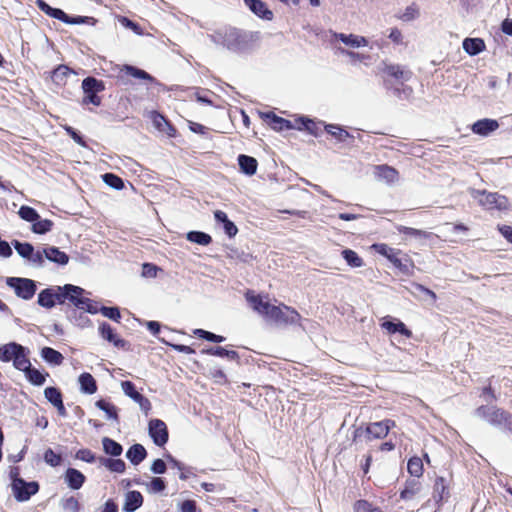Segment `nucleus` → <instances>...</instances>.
Wrapping results in <instances>:
<instances>
[{
    "label": "nucleus",
    "mask_w": 512,
    "mask_h": 512,
    "mask_svg": "<svg viewBox=\"0 0 512 512\" xmlns=\"http://www.w3.org/2000/svg\"><path fill=\"white\" fill-rule=\"evenodd\" d=\"M246 299L255 311L277 323L296 324L301 319L300 314L288 306L271 305L269 302H264L260 296L252 295L249 292L246 294Z\"/></svg>",
    "instance_id": "f257e3e1"
},
{
    "label": "nucleus",
    "mask_w": 512,
    "mask_h": 512,
    "mask_svg": "<svg viewBox=\"0 0 512 512\" xmlns=\"http://www.w3.org/2000/svg\"><path fill=\"white\" fill-rule=\"evenodd\" d=\"M475 416L491 425L512 431V415L502 409L482 405L475 410Z\"/></svg>",
    "instance_id": "f03ea898"
},
{
    "label": "nucleus",
    "mask_w": 512,
    "mask_h": 512,
    "mask_svg": "<svg viewBox=\"0 0 512 512\" xmlns=\"http://www.w3.org/2000/svg\"><path fill=\"white\" fill-rule=\"evenodd\" d=\"M395 422L389 419L373 422L367 425L366 428L358 427L353 433V441L364 438L366 441L373 439H382L386 437Z\"/></svg>",
    "instance_id": "7ed1b4c3"
},
{
    "label": "nucleus",
    "mask_w": 512,
    "mask_h": 512,
    "mask_svg": "<svg viewBox=\"0 0 512 512\" xmlns=\"http://www.w3.org/2000/svg\"><path fill=\"white\" fill-rule=\"evenodd\" d=\"M208 38L217 46H222L231 51H237L241 48V34L236 28L224 27L208 34Z\"/></svg>",
    "instance_id": "20e7f679"
},
{
    "label": "nucleus",
    "mask_w": 512,
    "mask_h": 512,
    "mask_svg": "<svg viewBox=\"0 0 512 512\" xmlns=\"http://www.w3.org/2000/svg\"><path fill=\"white\" fill-rule=\"evenodd\" d=\"M471 195L479 204L486 209L505 210L508 208V199L496 192H486L485 190H472Z\"/></svg>",
    "instance_id": "39448f33"
},
{
    "label": "nucleus",
    "mask_w": 512,
    "mask_h": 512,
    "mask_svg": "<svg viewBox=\"0 0 512 512\" xmlns=\"http://www.w3.org/2000/svg\"><path fill=\"white\" fill-rule=\"evenodd\" d=\"M82 89L85 93L83 104H93L94 106L101 105V98L97 95L99 92L104 91L105 84L102 80L94 77H86L82 81Z\"/></svg>",
    "instance_id": "423d86ee"
},
{
    "label": "nucleus",
    "mask_w": 512,
    "mask_h": 512,
    "mask_svg": "<svg viewBox=\"0 0 512 512\" xmlns=\"http://www.w3.org/2000/svg\"><path fill=\"white\" fill-rule=\"evenodd\" d=\"M63 289H66L71 293L70 302H72L77 308L82 309L90 314H97L100 312V308L90 299L82 297L85 290L79 286H75L72 284H66L63 286Z\"/></svg>",
    "instance_id": "0eeeda50"
},
{
    "label": "nucleus",
    "mask_w": 512,
    "mask_h": 512,
    "mask_svg": "<svg viewBox=\"0 0 512 512\" xmlns=\"http://www.w3.org/2000/svg\"><path fill=\"white\" fill-rule=\"evenodd\" d=\"M72 292H68L63 287L58 286L56 290L51 288H46L42 290L38 295V304L45 308L54 307L56 301L59 303H63L65 299L70 301Z\"/></svg>",
    "instance_id": "6e6552de"
},
{
    "label": "nucleus",
    "mask_w": 512,
    "mask_h": 512,
    "mask_svg": "<svg viewBox=\"0 0 512 512\" xmlns=\"http://www.w3.org/2000/svg\"><path fill=\"white\" fill-rule=\"evenodd\" d=\"M6 284L14 289L18 297L24 300H30L36 292L35 281L28 278L9 277Z\"/></svg>",
    "instance_id": "1a4fd4ad"
},
{
    "label": "nucleus",
    "mask_w": 512,
    "mask_h": 512,
    "mask_svg": "<svg viewBox=\"0 0 512 512\" xmlns=\"http://www.w3.org/2000/svg\"><path fill=\"white\" fill-rule=\"evenodd\" d=\"M375 251L380 255L385 256L396 268L401 272L408 274L410 267L412 266L408 259L403 260L399 257L401 254L400 250L389 247L387 244H374Z\"/></svg>",
    "instance_id": "9d476101"
},
{
    "label": "nucleus",
    "mask_w": 512,
    "mask_h": 512,
    "mask_svg": "<svg viewBox=\"0 0 512 512\" xmlns=\"http://www.w3.org/2000/svg\"><path fill=\"white\" fill-rule=\"evenodd\" d=\"M12 489L16 500L23 502L29 500L32 495L38 492L39 485L35 481L26 482L22 478H15L12 482Z\"/></svg>",
    "instance_id": "9b49d317"
},
{
    "label": "nucleus",
    "mask_w": 512,
    "mask_h": 512,
    "mask_svg": "<svg viewBox=\"0 0 512 512\" xmlns=\"http://www.w3.org/2000/svg\"><path fill=\"white\" fill-rule=\"evenodd\" d=\"M148 432L155 445L162 447L168 442L169 434L164 421L151 419L148 424Z\"/></svg>",
    "instance_id": "f8f14e48"
},
{
    "label": "nucleus",
    "mask_w": 512,
    "mask_h": 512,
    "mask_svg": "<svg viewBox=\"0 0 512 512\" xmlns=\"http://www.w3.org/2000/svg\"><path fill=\"white\" fill-rule=\"evenodd\" d=\"M325 131L335 138L338 142L347 143L353 145L355 137L346 131L342 126L336 124L324 125Z\"/></svg>",
    "instance_id": "ddd939ff"
},
{
    "label": "nucleus",
    "mask_w": 512,
    "mask_h": 512,
    "mask_svg": "<svg viewBox=\"0 0 512 512\" xmlns=\"http://www.w3.org/2000/svg\"><path fill=\"white\" fill-rule=\"evenodd\" d=\"M260 115L276 131L289 130L294 127L289 120L279 117L273 112H264Z\"/></svg>",
    "instance_id": "4468645a"
},
{
    "label": "nucleus",
    "mask_w": 512,
    "mask_h": 512,
    "mask_svg": "<svg viewBox=\"0 0 512 512\" xmlns=\"http://www.w3.org/2000/svg\"><path fill=\"white\" fill-rule=\"evenodd\" d=\"M374 174L377 180L383 181L387 184H394L398 181V172L391 166L378 165L374 169Z\"/></svg>",
    "instance_id": "2eb2a0df"
},
{
    "label": "nucleus",
    "mask_w": 512,
    "mask_h": 512,
    "mask_svg": "<svg viewBox=\"0 0 512 512\" xmlns=\"http://www.w3.org/2000/svg\"><path fill=\"white\" fill-rule=\"evenodd\" d=\"M499 127V124L494 119H481L476 121L472 125V131L475 134L481 135V136H488L490 133L495 131Z\"/></svg>",
    "instance_id": "dca6fc26"
},
{
    "label": "nucleus",
    "mask_w": 512,
    "mask_h": 512,
    "mask_svg": "<svg viewBox=\"0 0 512 512\" xmlns=\"http://www.w3.org/2000/svg\"><path fill=\"white\" fill-rule=\"evenodd\" d=\"M85 479L84 474L75 468H68L64 475L65 483L73 490L80 489Z\"/></svg>",
    "instance_id": "f3484780"
},
{
    "label": "nucleus",
    "mask_w": 512,
    "mask_h": 512,
    "mask_svg": "<svg viewBox=\"0 0 512 512\" xmlns=\"http://www.w3.org/2000/svg\"><path fill=\"white\" fill-rule=\"evenodd\" d=\"M334 38L341 41L346 46L359 48L368 45V40L363 36L354 34L334 33Z\"/></svg>",
    "instance_id": "a211bd4d"
},
{
    "label": "nucleus",
    "mask_w": 512,
    "mask_h": 512,
    "mask_svg": "<svg viewBox=\"0 0 512 512\" xmlns=\"http://www.w3.org/2000/svg\"><path fill=\"white\" fill-rule=\"evenodd\" d=\"M43 253L47 260L58 265L64 266L69 262V256L65 252L60 251L57 247H45L43 248Z\"/></svg>",
    "instance_id": "6ab92c4d"
},
{
    "label": "nucleus",
    "mask_w": 512,
    "mask_h": 512,
    "mask_svg": "<svg viewBox=\"0 0 512 512\" xmlns=\"http://www.w3.org/2000/svg\"><path fill=\"white\" fill-rule=\"evenodd\" d=\"M99 332L102 338L113 343L114 346L118 348H123L126 345V341L119 338L115 333L113 328L106 322L102 323L99 327Z\"/></svg>",
    "instance_id": "aec40b11"
},
{
    "label": "nucleus",
    "mask_w": 512,
    "mask_h": 512,
    "mask_svg": "<svg viewBox=\"0 0 512 512\" xmlns=\"http://www.w3.org/2000/svg\"><path fill=\"white\" fill-rule=\"evenodd\" d=\"M249 9L257 16L271 20L273 13L266 7V4L261 0H244Z\"/></svg>",
    "instance_id": "412c9836"
},
{
    "label": "nucleus",
    "mask_w": 512,
    "mask_h": 512,
    "mask_svg": "<svg viewBox=\"0 0 512 512\" xmlns=\"http://www.w3.org/2000/svg\"><path fill=\"white\" fill-rule=\"evenodd\" d=\"M22 347V345L16 342H10L0 346V360L3 362L14 361L19 351L22 350Z\"/></svg>",
    "instance_id": "4be33fe9"
},
{
    "label": "nucleus",
    "mask_w": 512,
    "mask_h": 512,
    "mask_svg": "<svg viewBox=\"0 0 512 512\" xmlns=\"http://www.w3.org/2000/svg\"><path fill=\"white\" fill-rule=\"evenodd\" d=\"M422 490V485L417 479H408L405 483L404 489L400 492V498L403 500H411L414 496L419 494Z\"/></svg>",
    "instance_id": "5701e85b"
},
{
    "label": "nucleus",
    "mask_w": 512,
    "mask_h": 512,
    "mask_svg": "<svg viewBox=\"0 0 512 512\" xmlns=\"http://www.w3.org/2000/svg\"><path fill=\"white\" fill-rule=\"evenodd\" d=\"M147 456V451L141 444L132 445L126 452L127 459L133 465H139Z\"/></svg>",
    "instance_id": "b1692460"
},
{
    "label": "nucleus",
    "mask_w": 512,
    "mask_h": 512,
    "mask_svg": "<svg viewBox=\"0 0 512 512\" xmlns=\"http://www.w3.org/2000/svg\"><path fill=\"white\" fill-rule=\"evenodd\" d=\"M202 353L212 355V356L227 358L229 360L236 361V362L239 361V354L237 351L227 350L226 348L221 347V346H215V347H210V348L204 349V350H202Z\"/></svg>",
    "instance_id": "393cba45"
},
{
    "label": "nucleus",
    "mask_w": 512,
    "mask_h": 512,
    "mask_svg": "<svg viewBox=\"0 0 512 512\" xmlns=\"http://www.w3.org/2000/svg\"><path fill=\"white\" fill-rule=\"evenodd\" d=\"M449 496L448 485L443 477H437L434 483L433 499L439 504Z\"/></svg>",
    "instance_id": "a878e982"
},
{
    "label": "nucleus",
    "mask_w": 512,
    "mask_h": 512,
    "mask_svg": "<svg viewBox=\"0 0 512 512\" xmlns=\"http://www.w3.org/2000/svg\"><path fill=\"white\" fill-rule=\"evenodd\" d=\"M78 382L82 393L94 394L97 391L96 381L94 377L88 372L80 374Z\"/></svg>",
    "instance_id": "bb28decb"
},
{
    "label": "nucleus",
    "mask_w": 512,
    "mask_h": 512,
    "mask_svg": "<svg viewBox=\"0 0 512 512\" xmlns=\"http://www.w3.org/2000/svg\"><path fill=\"white\" fill-rule=\"evenodd\" d=\"M143 503V497L138 491H130L126 495V500L123 506L125 512L136 511Z\"/></svg>",
    "instance_id": "cd10ccee"
},
{
    "label": "nucleus",
    "mask_w": 512,
    "mask_h": 512,
    "mask_svg": "<svg viewBox=\"0 0 512 512\" xmlns=\"http://www.w3.org/2000/svg\"><path fill=\"white\" fill-rule=\"evenodd\" d=\"M40 354L45 362L54 366H59L64 361L63 355L51 347H43Z\"/></svg>",
    "instance_id": "c85d7f7f"
},
{
    "label": "nucleus",
    "mask_w": 512,
    "mask_h": 512,
    "mask_svg": "<svg viewBox=\"0 0 512 512\" xmlns=\"http://www.w3.org/2000/svg\"><path fill=\"white\" fill-rule=\"evenodd\" d=\"M238 164L240 166V169L243 173L246 175L252 176L257 171V160L254 157L248 156V155H239L238 156Z\"/></svg>",
    "instance_id": "c756f323"
},
{
    "label": "nucleus",
    "mask_w": 512,
    "mask_h": 512,
    "mask_svg": "<svg viewBox=\"0 0 512 512\" xmlns=\"http://www.w3.org/2000/svg\"><path fill=\"white\" fill-rule=\"evenodd\" d=\"M463 49L469 55L474 56L485 49V44L480 38H466L463 41Z\"/></svg>",
    "instance_id": "7c9ffc66"
},
{
    "label": "nucleus",
    "mask_w": 512,
    "mask_h": 512,
    "mask_svg": "<svg viewBox=\"0 0 512 512\" xmlns=\"http://www.w3.org/2000/svg\"><path fill=\"white\" fill-rule=\"evenodd\" d=\"M102 446L104 452L113 457L120 456L123 452L122 445L109 437L102 439Z\"/></svg>",
    "instance_id": "2f4dec72"
},
{
    "label": "nucleus",
    "mask_w": 512,
    "mask_h": 512,
    "mask_svg": "<svg viewBox=\"0 0 512 512\" xmlns=\"http://www.w3.org/2000/svg\"><path fill=\"white\" fill-rule=\"evenodd\" d=\"M381 326L391 334L400 333L401 335H404L406 337H410L412 334L411 331L407 329L405 324L401 321L394 323L392 321L387 320L384 321Z\"/></svg>",
    "instance_id": "473e14b6"
},
{
    "label": "nucleus",
    "mask_w": 512,
    "mask_h": 512,
    "mask_svg": "<svg viewBox=\"0 0 512 512\" xmlns=\"http://www.w3.org/2000/svg\"><path fill=\"white\" fill-rule=\"evenodd\" d=\"M101 465L105 466L108 470L115 473H123L126 469V464L122 459H112L101 457L99 459Z\"/></svg>",
    "instance_id": "72a5a7b5"
},
{
    "label": "nucleus",
    "mask_w": 512,
    "mask_h": 512,
    "mask_svg": "<svg viewBox=\"0 0 512 512\" xmlns=\"http://www.w3.org/2000/svg\"><path fill=\"white\" fill-rule=\"evenodd\" d=\"M186 239L202 246H207L212 242V237L202 231H190L186 234Z\"/></svg>",
    "instance_id": "f704fd0d"
},
{
    "label": "nucleus",
    "mask_w": 512,
    "mask_h": 512,
    "mask_svg": "<svg viewBox=\"0 0 512 512\" xmlns=\"http://www.w3.org/2000/svg\"><path fill=\"white\" fill-rule=\"evenodd\" d=\"M13 366L24 373L32 367L25 347H22V350L15 357Z\"/></svg>",
    "instance_id": "c9c22d12"
},
{
    "label": "nucleus",
    "mask_w": 512,
    "mask_h": 512,
    "mask_svg": "<svg viewBox=\"0 0 512 512\" xmlns=\"http://www.w3.org/2000/svg\"><path fill=\"white\" fill-rule=\"evenodd\" d=\"M70 74V69L65 65H59L51 72V79L56 85H64L67 77Z\"/></svg>",
    "instance_id": "e433bc0d"
},
{
    "label": "nucleus",
    "mask_w": 512,
    "mask_h": 512,
    "mask_svg": "<svg viewBox=\"0 0 512 512\" xmlns=\"http://www.w3.org/2000/svg\"><path fill=\"white\" fill-rule=\"evenodd\" d=\"M123 70L126 72L127 75L132 76L134 78L143 79V80H147L150 82H156V80L153 76H151L146 71L139 69L135 66L126 65V66H124Z\"/></svg>",
    "instance_id": "4c0bfd02"
},
{
    "label": "nucleus",
    "mask_w": 512,
    "mask_h": 512,
    "mask_svg": "<svg viewBox=\"0 0 512 512\" xmlns=\"http://www.w3.org/2000/svg\"><path fill=\"white\" fill-rule=\"evenodd\" d=\"M48 374L41 373L38 369L31 367L25 372V376L28 379V381L36 386H41L46 381V376Z\"/></svg>",
    "instance_id": "58836bf2"
},
{
    "label": "nucleus",
    "mask_w": 512,
    "mask_h": 512,
    "mask_svg": "<svg viewBox=\"0 0 512 512\" xmlns=\"http://www.w3.org/2000/svg\"><path fill=\"white\" fill-rule=\"evenodd\" d=\"M407 469L411 476L416 478L421 477L423 474L422 459L416 456L410 458L407 464Z\"/></svg>",
    "instance_id": "ea45409f"
},
{
    "label": "nucleus",
    "mask_w": 512,
    "mask_h": 512,
    "mask_svg": "<svg viewBox=\"0 0 512 512\" xmlns=\"http://www.w3.org/2000/svg\"><path fill=\"white\" fill-rule=\"evenodd\" d=\"M385 72L394 77L395 79L407 81L409 80L411 73L409 71L403 70L399 65H388L385 68Z\"/></svg>",
    "instance_id": "a19ab883"
},
{
    "label": "nucleus",
    "mask_w": 512,
    "mask_h": 512,
    "mask_svg": "<svg viewBox=\"0 0 512 512\" xmlns=\"http://www.w3.org/2000/svg\"><path fill=\"white\" fill-rule=\"evenodd\" d=\"M95 405L97 408H99L100 410H102L106 413V416L108 419L118 420L117 409L111 403H109L103 399H100V400L96 401Z\"/></svg>",
    "instance_id": "79ce46f5"
},
{
    "label": "nucleus",
    "mask_w": 512,
    "mask_h": 512,
    "mask_svg": "<svg viewBox=\"0 0 512 512\" xmlns=\"http://www.w3.org/2000/svg\"><path fill=\"white\" fill-rule=\"evenodd\" d=\"M342 256L347 262V264L351 267L357 268L363 265V260L358 256V254L351 249H344L342 251Z\"/></svg>",
    "instance_id": "37998d69"
},
{
    "label": "nucleus",
    "mask_w": 512,
    "mask_h": 512,
    "mask_svg": "<svg viewBox=\"0 0 512 512\" xmlns=\"http://www.w3.org/2000/svg\"><path fill=\"white\" fill-rule=\"evenodd\" d=\"M53 222L49 219H38L32 225V231L36 234H45L51 230Z\"/></svg>",
    "instance_id": "c03bdc74"
},
{
    "label": "nucleus",
    "mask_w": 512,
    "mask_h": 512,
    "mask_svg": "<svg viewBox=\"0 0 512 512\" xmlns=\"http://www.w3.org/2000/svg\"><path fill=\"white\" fill-rule=\"evenodd\" d=\"M18 214L23 220L32 223L40 218L38 212L29 206H21Z\"/></svg>",
    "instance_id": "a18cd8bd"
},
{
    "label": "nucleus",
    "mask_w": 512,
    "mask_h": 512,
    "mask_svg": "<svg viewBox=\"0 0 512 512\" xmlns=\"http://www.w3.org/2000/svg\"><path fill=\"white\" fill-rule=\"evenodd\" d=\"M44 396L53 406L62 401L61 391L56 387H46L44 390Z\"/></svg>",
    "instance_id": "49530a36"
},
{
    "label": "nucleus",
    "mask_w": 512,
    "mask_h": 512,
    "mask_svg": "<svg viewBox=\"0 0 512 512\" xmlns=\"http://www.w3.org/2000/svg\"><path fill=\"white\" fill-rule=\"evenodd\" d=\"M13 245L17 253L25 259H28L34 250L33 245L27 242L22 243L15 240L13 242Z\"/></svg>",
    "instance_id": "de8ad7c7"
},
{
    "label": "nucleus",
    "mask_w": 512,
    "mask_h": 512,
    "mask_svg": "<svg viewBox=\"0 0 512 512\" xmlns=\"http://www.w3.org/2000/svg\"><path fill=\"white\" fill-rule=\"evenodd\" d=\"M61 507L64 512H79L80 511V503L73 496L62 499Z\"/></svg>",
    "instance_id": "09e8293b"
},
{
    "label": "nucleus",
    "mask_w": 512,
    "mask_h": 512,
    "mask_svg": "<svg viewBox=\"0 0 512 512\" xmlns=\"http://www.w3.org/2000/svg\"><path fill=\"white\" fill-rule=\"evenodd\" d=\"M103 181L116 190H121L124 187L123 180L113 173H106L102 176Z\"/></svg>",
    "instance_id": "8fccbe9b"
},
{
    "label": "nucleus",
    "mask_w": 512,
    "mask_h": 512,
    "mask_svg": "<svg viewBox=\"0 0 512 512\" xmlns=\"http://www.w3.org/2000/svg\"><path fill=\"white\" fill-rule=\"evenodd\" d=\"M194 334L204 340L214 342V343H221V342L225 341V337H223L221 335L214 334L212 332H209V331H206L203 329H196L194 331Z\"/></svg>",
    "instance_id": "3c124183"
},
{
    "label": "nucleus",
    "mask_w": 512,
    "mask_h": 512,
    "mask_svg": "<svg viewBox=\"0 0 512 512\" xmlns=\"http://www.w3.org/2000/svg\"><path fill=\"white\" fill-rule=\"evenodd\" d=\"M398 231L402 234L413 236V237L419 238V239L428 238L431 235V233H429V232L411 228V227H406V226H399Z\"/></svg>",
    "instance_id": "603ef678"
},
{
    "label": "nucleus",
    "mask_w": 512,
    "mask_h": 512,
    "mask_svg": "<svg viewBox=\"0 0 512 512\" xmlns=\"http://www.w3.org/2000/svg\"><path fill=\"white\" fill-rule=\"evenodd\" d=\"M44 461L52 467H57L61 464L62 457L49 448L44 453Z\"/></svg>",
    "instance_id": "864d4df0"
},
{
    "label": "nucleus",
    "mask_w": 512,
    "mask_h": 512,
    "mask_svg": "<svg viewBox=\"0 0 512 512\" xmlns=\"http://www.w3.org/2000/svg\"><path fill=\"white\" fill-rule=\"evenodd\" d=\"M419 16V10L415 4L406 7L405 11L399 16V19L405 22L412 21Z\"/></svg>",
    "instance_id": "5fc2aeb1"
},
{
    "label": "nucleus",
    "mask_w": 512,
    "mask_h": 512,
    "mask_svg": "<svg viewBox=\"0 0 512 512\" xmlns=\"http://www.w3.org/2000/svg\"><path fill=\"white\" fill-rule=\"evenodd\" d=\"M100 312L104 317H107L116 322H119L121 318L120 311L117 307L101 306Z\"/></svg>",
    "instance_id": "6e6d98bb"
},
{
    "label": "nucleus",
    "mask_w": 512,
    "mask_h": 512,
    "mask_svg": "<svg viewBox=\"0 0 512 512\" xmlns=\"http://www.w3.org/2000/svg\"><path fill=\"white\" fill-rule=\"evenodd\" d=\"M75 458L87 463H93L96 460L95 454L90 449H80L76 452Z\"/></svg>",
    "instance_id": "4d7b16f0"
},
{
    "label": "nucleus",
    "mask_w": 512,
    "mask_h": 512,
    "mask_svg": "<svg viewBox=\"0 0 512 512\" xmlns=\"http://www.w3.org/2000/svg\"><path fill=\"white\" fill-rule=\"evenodd\" d=\"M302 126L312 135L318 136L319 135V124L315 123L311 119L308 118H301L300 119Z\"/></svg>",
    "instance_id": "13d9d810"
},
{
    "label": "nucleus",
    "mask_w": 512,
    "mask_h": 512,
    "mask_svg": "<svg viewBox=\"0 0 512 512\" xmlns=\"http://www.w3.org/2000/svg\"><path fill=\"white\" fill-rule=\"evenodd\" d=\"M355 512H382L380 509L373 507L365 500H359L354 506Z\"/></svg>",
    "instance_id": "bf43d9fd"
},
{
    "label": "nucleus",
    "mask_w": 512,
    "mask_h": 512,
    "mask_svg": "<svg viewBox=\"0 0 512 512\" xmlns=\"http://www.w3.org/2000/svg\"><path fill=\"white\" fill-rule=\"evenodd\" d=\"M45 255L43 253V250H37L36 252L33 250L32 254L28 258L30 262H32L37 267H43L45 263Z\"/></svg>",
    "instance_id": "052dcab7"
},
{
    "label": "nucleus",
    "mask_w": 512,
    "mask_h": 512,
    "mask_svg": "<svg viewBox=\"0 0 512 512\" xmlns=\"http://www.w3.org/2000/svg\"><path fill=\"white\" fill-rule=\"evenodd\" d=\"M121 388L124 394L131 399L135 398V395L138 394V391H136L135 385L131 381H122L121 382Z\"/></svg>",
    "instance_id": "680f3d73"
},
{
    "label": "nucleus",
    "mask_w": 512,
    "mask_h": 512,
    "mask_svg": "<svg viewBox=\"0 0 512 512\" xmlns=\"http://www.w3.org/2000/svg\"><path fill=\"white\" fill-rule=\"evenodd\" d=\"M166 488L164 480L160 477L152 478L150 482V491L153 493L162 492Z\"/></svg>",
    "instance_id": "e2e57ef3"
},
{
    "label": "nucleus",
    "mask_w": 512,
    "mask_h": 512,
    "mask_svg": "<svg viewBox=\"0 0 512 512\" xmlns=\"http://www.w3.org/2000/svg\"><path fill=\"white\" fill-rule=\"evenodd\" d=\"M150 469L154 474H164L167 466L162 459H156L153 461Z\"/></svg>",
    "instance_id": "0e129e2a"
},
{
    "label": "nucleus",
    "mask_w": 512,
    "mask_h": 512,
    "mask_svg": "<svg viewBox=\"0 0 512 512\" xmlns=\"http://www.w3.org/2000/svg\"><path fill=\"white\" fill-rule=\"evenodd\" d=\"M211 377L218 383H226L227 378L225 373L219 368H211L209 371Z\"/></svg>",
    "instance_id": "69168bd1"
},
{
    "label": "nucleus",
    "mask_w": 512,
    "mask_h": 512,
    "mask_svg": "<svg viewBox=\"0 0 512 512\" xmlns=\"http://www.w3.org/2000/svg\"><path fill=\"white\" fill-rule=\"evenodd\" d=\"M223 229L230 238L234 237L238 233L237 226L229 219L223 224Z\"/></svg>",
    "instance_id": "338daca9"
},
{
    "label": "nucleus",
    "mask_w": 512,
    "mask_h": 512,
    "mask_svg": "<svg viewBox=\"0 0 512 512\" xmlns=\"http://www.w3.org/2000/svg\"><path fill=\"white\" fill-rule=\"evenodd\" d=\"M181 512H197L196 502L194 500H185L181 504Z\"/></svg>",
    "instance_id": "774afa93"
}]
</instances>
